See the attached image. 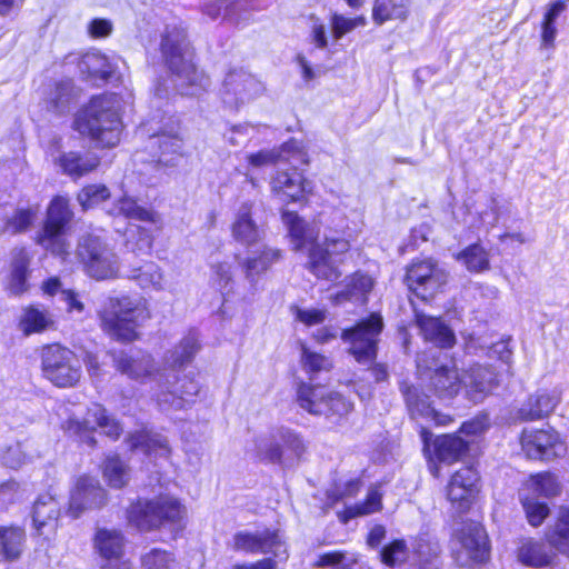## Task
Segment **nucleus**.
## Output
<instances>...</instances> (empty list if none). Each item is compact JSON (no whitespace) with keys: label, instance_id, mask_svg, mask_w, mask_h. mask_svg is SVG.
Returning a JSON list of instances; mask_svg holds the SVG:
<instances>
[{"label":"nucleus","instance_id":"obj_1","mask_svg":"<svg viewBox=\"0 0 569 569\" xmlns=\"http://www.w3.org/2000/svg\"><path fill=\"white\" fill-rule=\"evenodd\" d=\"M160 52L178 93L193 97L209 88V78L192 62L190 43L181 26H166L161 34Z\"/></svg>","mask_w":569,"mask_h":569},{"label":"nucleus","instance_id":"obj_2","mask_svg":"<svg viewBox=\"0 0 569 569\" xmlns=\"http://www.w3.org/2000/svg\"><path fill=\"white\" fill-rule=\"evenodd\" d=\"M119 101L113 94L94 97L74 118L73 129L98 146L112 148L120 141Z\"/></svg>","mask_w":569,"mask_h":569},{"label":"nucleus","instance_id":"obj_3","mask_svg":"<svg viewBox=\"0 0 569 569\" xmlns=\"http://www.w3.org/2000/svg\"><path fill=\"white\" fill-rule=\"evenodd\" d=\"M100 327L109 337L119 341L137 338V328L149 319L144 301L129 296L108 297L98 311Z\"/></svg>","mask_w":569,"mask_h":569},{"label":"nucleus","instance_id":"obj_4","mask_svg":"<svg viewBox=\"0 0 569 569\" xmlns=\"http://www.w3.org/2000/svg\"><path fill=\"white\" fill-rule=\"evenodd\" d=\"M260 460L291 468L300 461L307 450L302 437L287 427L272 428L254 441Z\"/></svg>","mask_w":569,"mask_h":569},{"label":"nucleus","instance_id":"obj_5","mask_svg":"<svg viewBox=\"0 0 569 569\" xmlns=\"http://www.w3.org/2000/svg\"><path fill=\"white\" fill-rule=\"evenodd\" d=\"M546 537L549 546L532 540L525 542L518 550L519 561L535 568L548 566L555 558L553 549L569 557V508H559L557 521Z\"/></svg>","mask_w":569,"mask_h":569},{"label":"nucleus","instance_id":"obj_6","mask_svg":"<svg viewBox=\"0 0 569 569\" xmlns=\"http://www.w3.org/2000/svg\"><path fill=\"white\" fill-rule=\"evenodd\" d=\"M76 257L84 272L96 279L116 278L119 273V258L113 249L98 234L87 232L77 243Z\"/></svg>","mask_w":569,"mask_h":569},{"label":"nucleus","instance_id":"obj_7","mask_svg":"<svg viewBox=\"0 0 569 569\" xmlns=\"http://www.w3.org/2000/svg\"><path fill=\"white\" fill-rule=\"evenodd\" d=\"M184 515V508L172 497L139 500L128 511V519L139 530H153L166 523H177Z\"/></svg>","mask_w":569,"mask_h":569},{"label":"nucleus","instance_id":"obj_8","mask_svg":"<svg viewBox=\"0 0 569 569\" xmlns=\"http://www.w3.org/2000/svg\"><path fill=\"white\" fill-rule=\"evenodd\" d=\"M72 211L68 200L63 197H56L47 210V219L37 236V243L52 254L62 259L69 256V243L64 239V229L72 219Z\"/></svg>","mask_w":569,"mask_h":569},{"label":"nucleus","instance_id":"obj_9","mask_svg":"<svg viewBox=\"0 0 569 569\" xmlns=\"http://www.w3.org/2000/svg\"><path fill=\"white\" fill-rule=\"evenodd\" d=\"M62 427L69 435L77 437L89 447L96 445L94 432L98 427L111 439H118L122 432L119 421L99 403H92L82 419L78 417L68 418Z\"/></svg>","mask_w":569,"mask_h":569},{"label":"nucleus","instance_id":"obj_10","mask_svg":"<svg viewBox=\"0 0 569 569\" xmlns=\"http://www.w3.org/2000/svg\"><path fill=\"white\" fill-rule=\"evenodd\" d=\"M44 376L57 387L74 386L81 378V366L77 356L59 345H51L42 351Z\"/></svg>","mask_w":569,"mask_h":569},{"label":"nucleus","instance_id":"obj_11","mask_svg":"<svg viewBox=\"0 0 569 569\" xmlns=\"http://www.w3.org/2000/svg\"><path fill=\"white\" fill-rule=\"evenodd\" d=\"M382 327V318L371 315L353 328L342 331L341 339L350 345V353L358 362L369 363L376 359L378 337Z\"/></svg>","mask_w":569,"mask_h":569},{"label":"nucleus","instance_id":"obj_12","mask_svg":"<svg viewBox=\"0 0 569 569\" xmlns=\"http://www.w3.org/2000/svg\"><path fill=\"white\" fill-rule=\"evenodd\" d=\"M263 91L264 86L256 76L242 68L232 69L224 77L221 98L224 104L238 109L261 96Z\"/></svg>","mask_w":569,"mask_h":569},{"label":"nucleus","instance_id":"obj_13","mask_svg":"<svg viewBox=\"0 0 569 569\" xmlns=\"http://www.w3.org/2000/svg\"><path fill=\"white\" fill-rule=\"evenodd\" d=\"M448 280V274L432 259L413 261L406 272L408 288L422 300L431 298Z\"/></svg>","mask_w":569,"mask_h":569},{"label":"nucleus","instance_id":"obj_14","mask_svg":"<svg viewBox=\"0 0 569 569\" xmlns=\"http://www.w3.org/2000/svg\"><path fill=\"white\" fill-rule=\"evenodd\" d=\"M182 147L180 137L176 133L158 132L149 136L144 151L134 154V161L147 164L151 169L174 164V156Z\"/></svg>","mask_w":569,"mask_h":569},{"label":"nucleus","instance_id":"obj_15","mask_svg":"<svg viewBox=\"0 0 569 569\" xmlns=\"http://www.w3.org/2000/svg\"><path fill=\"white\" fill-rule=\"evenodd\" d=\"M458 546L455 548L456 561L461 566L481 563L488 559V538L481 525L467 523L458 533Z\"/></svg>","mask_w":569,"mask_h":569},{"label":"nucleus","instance_id":"obj_16","mask_svg":"<svg viewBox=\"0 0 569 569\" xmlns=\"http://www.w3.org/2000/svg\"><path fill=\"white\" fill-rule=\"evenodd\" d=\"M112 358L116 369L129 379L141 383L149 381H157L159 386L162 383L164 372L159 370L149 353L119 351L114 352Z\"/></svg>","mask_w":569,"mask_h":569},{"label":"nucleus","instance_id":"obj_17","mask_svg":"<svg viewBox=\"0 0 569 569\" xmlns=\"http://www.w3.org/2000/svg\"><path fill=\"white\" fill-rule=\"evenodd\" d=\"M157 396L159 407L164 410H180L193 401L199 392V385L193 379L184 377L178 380L176 373L166 375Z\"/></svg>","mask_w":569,"mask_h":569},{"label":"nucleus","instance_id":"obj_18","mask_svg":"<svg viewBox=\"0 0 569 569\" xmlns=\"http://www.w3.org/2000/svg\"><path fill=\"white\" fill-rule=\"evenodd\" d=\"M107 503V491L100 482L89 476L80 477L71 491L68 512L79 518L83 512L100 509Z\"/></svg>","mask_w":569,"mask_h":569},{"label":"nucleus","instance_id":"obj_19","mask_svg":"<svg viewBox=\"0 0 569 569\" xmlns=\"http://www.w3.org/2000/svg\"><path fill=\"white\" fill-rule=\"evenodd\" d=\"M520 442L522 451L529 459L551 460L566 451L565 445L559 440L558 435L550 430L526 429Z\"/></svg>","mask_w":569,"mask_h":569},{"label":"nucleus","instance_id":"obj_20","mask_svg":"<svg viewBox=\"0 0 569 569\" xmlns=\"http://www.w3.org/2000/svg\"><path fill=\"white\" fill-rule=\"evenodd\" d=\"M479 472L472 466L457 470L447 486V497L460 512H465L479 492Z\"/></svg>","mask_w":569,"mask_h":569},{"label":"nucleus","instance_id":"obj_21","mask_svg":"<svg viewBox=\"0 0 569 569\" xmlns=\"http://www.w3.org/2000/svg\"><path fill=\"white\" fill-rule=\"evenodd\" d=\"M233 549L246 552L272 553L280 560L287 559V550L277 532L240 531L233 536Z\"/></svg>","mask_w":569,"mask_h":569},{"label":"nucleus","instance_id":"obj_22","mask_svg":"<svg viewBox=\"0 0 569 569\" xmlns=\"http://www.w3.org/2000/svg\"><path fill=\"white\" fill-rule=\"evenodd\" d=\"M497 377L490 367L476 365L460 376L461 388L473 403L481 402L496 387Z\"/></svg>","mask_w":569,"mask_h":569},{"label":"nucleus","instance_id":"obj_23","mask_svg":"<svg viewBox=\"0 0 569 569\" xmlns=\"http://www.w3.org/2000/svg\"><path fill=\"white\" fill-rule=\"evenodd\" d=\"M60 513V502L50 492L40 495L32 510V522L36 533L44 539H49L54 535Z\"/></svg>","mask_w":569,"mask_h":569},{"label":"nucleus","instance_id":"obj_24","mask_svg":"<svg viewBox=\"0 0 569 569\" xmlns=\"http://www.w3.org/2000/svg\"><path fill=\"white\" fill-rule=\"evenodd\" d=\"M560 402V392L538 390L518 409L516 418L521 421H533L549 416Z\"/></svg>","mask_w":569,"mask_h":569},{"label":"nucleus","instance_id":"obj_25","mask_svg":"<svg viewBox=\"0 0 569 569\" xmlns=\"http://www.w3.org/2000/svg\"><path fill=\"white\" fill-rule=\"evenodd\" d=\"M416 323L425 340L439 348H451L456 343V336L440 318L416 312Z\"/></svg>","mask_w":569,"mask_h":569},{"label":"nucleus","instance_id":"obj_26","mask_svg":"<svg viewBox=\"0 0 569 569\" xmlns=\"http://www.w3.org/2000/svg\"><path fill=\"white\" fill-rule=\"evenodd\" d=\"M251 210V202L246 201L241 203L236 213V219L231 228L233 238L237 241L248 246L254 243L261 237V230L259 226L253 221Z\"/></svg>","mask_w":569,"mask_h":569},{"label":"nucleus","instance_id":"obj_27","mask_svg":"<svg viewBox=\"0 0 569 569\" xmlns=\"http://www.w3.org/2000/svg\"><path fill=\"white\" fill-rule=\"evenodd\" d=\"M30 256L24 248H17L12 251L11 271L8 282V291L12 296H20L29 289Z\"/></svg>","mask_w":569,"mask_h":569},{"label":"nucleus","instance_id":"obj_28","mask_svg":"<svg viewBox=\"0 0 569 569\" xmlns=\"http://www.w3.org/2000/svg\"><path fill=\"white\" fill-rule=\"evenodd\" d=\"M99 163L100 158L97 154H81L76 151L64 152L58 159L62 172L74 179L96 170Z\"/></svg>","mask_w":569,"mask_h":569},{"label":"nucleus","instance_id":"obj_29","mask_svg":"<svg viewBox=\"0 0 569 569\" xmlns=\"http://www.w3.org/2000/svg\"><path fill=\"white\" fill-rule=\"evenodd\" d=\"M271 187L273 192L286 197L289 201H298L309 190L310 183L305 181L297 171H281L273 178Z\"/></svg>","mask_w":569,"mask_h":569},{"label":"nucleus","instance_id":"obj_30","mask_svg":"<svg viewBox=\"0 0 569 569\" xmlns=\"http://www.w3.org/2000/svg\"><path fill=\"white\" fill-rule=\"evenodd\" d=\"M94 548L102 558L119 561L124 550V537L116 529H98Z\"/></svg>","mask_w":569,"mask_h":569},{"label":"nucleus","instance_id":"obj_31","mask_svg":"<svg viewBox=\"0 0 569 569\" xmlns=\"http://www.w3.org/2000/svg\"><path fill=\"white\" fill-rule=\"evenodd\" d=\"M129 442L132 450L141 451L147 456L167 457L170 453L167 438L151 431L136 432L130 436Z\"/></svg>","mask_w":569,"mask_h":569},{"label":"nucleus","instance_id":"obj_32","mask_svg":"<svg viewBox=\"0 0 569 569\" xmlns=\"http://www.w3.org/2000/svg\"><path fill=\"white\" fill-rule=\"evenodd\" d=\"M328 391L322 386L301 383L297 392L299 406L311 415L322 416L327 410Z\"/></svg>","mask_w":569,"mask_h":569},{"label":"nucleus","instance_id":"obj_33","mask_svg":"<svg viewBox=\"0 0 569 569\" xmlns=\"http://www.w3.org/2000/svg\"><path fill=\"white\" fill-rule=\"evenodd\" d=\"M81 73L92 80L107 81L114 74L111 61L100 52H88L79 61Z\"/></svg>","mask_w":569,"mask_h":569},{"label":"nucleus","instance_id":"obj_34","mask_svg":"<svg viewBox=\"0 0 569 569\" xmlns=\"http://www.w3.org/2000/svg\"><path fill=\"white\" fill-rule=\"evenodd\" d=\"M372 286L371 277L357 272L348 280L345 289L335 295L333 302L336 305L345 301L365 302L366 296L372 289Z\"/></svg>","mask_w":569,"mask_h":569},{"label":"nucleus","instance_id":"obj_35","mask_svg":"<svg viewBox=\"0 0 569 569\" xmlns=\"http://www.w3.org/2000/svg\"><path fill=\"white\" fill-rule=\"evenodd\" d=\"M407 0H375L372 19L377 24H383L389 20H407L409 16Z\"/></svg>","mask_w":569,"mask_h":569},{"label":"nucleus","instance_id":"obj_36","mask_svg":"<svg viewBox=\"0 0 569 569\" xmlns=\"http://www.w3.org/2000/svg\"><path fill=\"white\" fill-rule=\"evenodd\" d=\"M431 385L440 398H453L461 389L460 376L455 368L441 366L431 376Z\"/></svg>","mask_w":569,"mask_h":569},{"label":"nucleus","instance_id":"obj_37","mask_svg":"<svg viewBox=\"0 0 569 569\" xmlns=\"http://www.w3.org/2000/svg\"><path fill=\"white\" fill-rule=\"evenodd\" d=\"M76 98V89L71 80L57 82L47 98V108L58 114L69 111Z\"/></svg>","mask_w":569,"mask_h":569},{"label":"nucleus","instance_id":"obj_38","mask_svg":"<svg viewBox=\"0 0 569 569\" xmlns=\"http://www.w3.org/2000/svg\"><path fill=\"white\" fill-rule=\"evenodd\" d=\"M280 251L273 248H263V250L254 257L249 258L244 264V273L246 279L250 282L251 286H254L258 277L267 271L271 264L277 262L280 259Z\"/></svg>","mask_w":569,"mask_h":569},{"label":"nucleus","instance_id":"obj_39","mask_svg":"<svg viewBox=\"0 0 569 569\" xmlns=\"http://www.w3.org/2000/svg\"><path fill=\"white\" fill-rule=\"evenodd\" d=\"M309 269L318 278L336 281L341 272L335 266L332 258L328 257L320 246H313L309 253Z\"/></svg>","mask_w":569,"mask_h":569},{"label":"nucleus","instance_id":"obj_40","mask_svg":"<svg viewBox=\"0 0 569 569\" xmlns=\"http://www.w3.org/2000/svg\"><path fill=\"white\" fill-rule=\"evenodd\" d=\"M439 461L452 463L460 459L468 450V443L458 436L447 435L438 438L435 443Z\"/></svg>","mask_w":569,"mask_h":569},{"label":"nucleus","instance_id":"obj_41","mask_svg":"<svg viewBox=\"0 0 569 569\" xmlns=\"http://www.w3.org/2000/svg\"><path fill=\"white\" fill-rule=\"evenodd\" d=\"M24 530L19 527L0 528V551L7 560H16L22 552Z\"/></svg>","mask_w":569,"mask_h":569},{"label":"nucleus","instance_id":"obj_42","mask_svg":"<svg viewBox=\"0 0 569 569\" xmlns=\"http://www.w3.org/2000/svg\"><path fill=\"white\" fill-rule=\"evenodd\" d=\"M116 210L118 214H123L132 220L148 222L156 227L160 223V217L158 213L139 206L132 198H121L117 202Z\"/></svg>","mask_w":569,"mask_h":569},{"label":"nucleus","instance_id":"obj_43","mask_svg":"<svg viewBox=\"0 0 569 569\" xmlns=\"http://www.w3.org/2000/svg\"><path fill=\"white\" fill-rule=\"evenodd\" d=\"M128 277L142 289L160 290L162 288L163 274L154 262H146L139 268H133Z\"/></svg>","mask_w":569,"mask_h":569},{"label":"nucleus","instance_id":"obj_44","mask_svg":"<svg viewBox=\"0 0 569 569\" xmlns=\"http://www.w3.org/2000/svg\"><path fill=\"white\" fill-rule=\"evenodd\" d=\"M282 221L288 228L295 250H301L312 240V233L307 228L306 222L295 212L284 211L282 213Z\"/></svg>","mask_w":569,"mask_h":569},{"label":"nucleus","instance_id":"obj_45","mask_svg":"<svg viewBox=\"0 0 569 569\" xmlns=\"http://www.w3.org/2000/svg\"><path fill=\"white\" fill-rule=\"evenodd\" d=\"M401 391L411 415L430 417L435 413L429 396L420 393L413 386H401Z\"/></svg>","mask_w":569,"mask_h":569},{"label":"nucleus","instance_id":"obj_46","mask_svg":"<svg viewBox=\"0 0 569 569\" xmlns=\"http://www.w3.org/2000/svg\"><path fill=\"white\" fill-rule=\"evenodd\" d=\"M103 477L110 487L121 489L129 482L130 472L124 462L114 456L106 459Z\"/></svg>","mask_w":569,"mask_h":569},{"label":"nucleus","instance_id":"obj_47","mask_svg":"<svg viewBox=\"0 0 569 569\" xmlns=\"http://www.w3.org/2000/svg\"><path fill=\"white\" fill-rule=\"evenodd\" d=\"M301 363L303 370L313 378L320 372H328L332 368V361L327 356L316 352L306 346L301 348Z\"/></svg>","mask_w":569,"mask_h":569},{"label":"nucleus","instance_id":"obj_48","mask_svg":"<svg viewBox=\"0 0 569 569\" xmlns=\"http://www.w3.org/2000/svg\"><path fill=\"white\" fill-rule=\"evenodd\" d=\"M199 340L196 333L190 332L171 353L170 362L173 367H182L190 362L199 350Z\"/></svg>","mask_w":569,"mask_h":569},{"label":"nucleus","instance_id":"obj_49","mask_svg":"<svg viewBox=\"0 0 569 569\" xmlns=\"http://www.w3.org/2000/svg\"><path fill=\"white\" fill-rule=\"evenodd\" d=\"M527 487L528 490L532 492V497L536 498L538 496L553 497L560 491L556 477L549 472L531 476L527 482Z\"/></svg>","mask_w":569,"mask_h":569},{"label":"nucleus","instance_id":"obj_50","mask_svg":"<svg viewBox=\"0 0 569 569\" xmlns=\"http://www.w3.org/2000/svg\"><path fill=\"white\" fill-rule=\"evenodd\" d=\"M567 6L565 2L557 1L550 4L547 10L542 24H541V40L542 46L552 47L553 41L557 34V28L555 27V22L557 18L566 10Z\"/></svg>","mask_w":569,"mask_h":569},{"label":"nucleus","instance_id":"obj_51","mask_svg":"<svg viewBox=\"0 0 569 569\" xmlns=\"http://www.w3.org/2000/svg\"><path fill=\"white\" fill-rule=\"evenodd\" d=\"M51 323L52 321L50 317L47 315V312L33 307L27 308L20 320L21 330L26 335L43 331Z\"/></svg>","mask_w":569,"mask_h":569},{"label":"nucleus","instance_id":"obj_52","mask_svg":"<svg viewBox=\"0 0 569 569\" xmlns=\"http://www.w3.org/2000/svg\"><path fill=\"white\" fill-rule=\"evenodd\" d=\"M36 216L37 209H18L7 219L2 231L9 234L24 232L32 226Z\"/></svg>","mask_w":569,"mask_h":569},{"label":"nucleus","instance_id":"obj_53","mask_svg":"<svg viewBox=\"0 0 569 569\" xmlns=\"http://www.w3.org/2000/svg\"><path fill=\"white\" fill-rule=\"evenodd\" d=\"M469 271L479 272L489 268V259L486 250L479 244H472L466 248L458 256Z\"/></svg>","mask_w":569,"mask_h":569},{"label":"nucleus","instance_id":"obj_54","mask_svg":"<svg viewBox=\"0 0 569 569\" xmlns=\"http://www.w3.org/2000/svg\"><path fill=\"white\" fill-rule=\"evenodd\" d=\"M520 500L528 522L533 527L540 526L549 515L548 506L545 502L538 501L536 497L526 495L525 491L520 492Z\"/></svg>","mask_w":569,"mask_h":569},{"label":"nucleus","instance_id":"obj_55","mask_svg":"<svg viewBox=\"0 0 569 569\" xmlns=\"http://www.w3.org/2000/svg\"><path fill=\"white\" fill-rule=\"evenodd\" d=\"M110 198V191L104 184H90L78 193V201L83 210L91 209Z\"/></svg>","mask_w":569,"mask_h":569},{"label":"nucleus","instance_id":"obj_56","mask_svg":"<svg viewBox=\"0 0 569 569\" xmlns=\"http://www.w3.org/2000/svg\"><path fill=\"white\" fill-rule=\"evenodd\" d=\"M415 552L419 558V569H439L438 556L440 552L438 543L430 542L426 539H419Z\"/></svg>","mask_w":569,"mask_h":569},{"label":"nucleus","instance_id":"obj_57","mask_svg":"<svg viewBox=\"0 0 569 569\" xmlns=\"http://www.w3.org/2000/svg\"><path fill=\"white\" fill-rule=\"evenodd\" d=\"M366 24L367 19L363 16H359L357 18H347L335 12L330 18V26L336 40L341 39L346 33L351 32L356 28L365 27Z\"/></svg>","mask_w":569,"mask_h":569},{"label":"nucleus","instance_id":"obj_58","mask_svg":"<svg viewBox=\"0 0 569 569\" xmlns=\"http://www.w3.org/2000/svg\"><path fill=\"white\" fill-rule=\"evenodd\" d=\"M380 558L389 567L405 562L408 558V548L405 540H395L385 546L380 551Z\"/></svg>","mask_w":569,"mask_h":569},{"label":"nucleus","instance_id":"obj_59","mask_svg":"<svg viewBox=\"0 0 569 569\" xmlns=\"http://www.w3.org/2000/svg\"><path fill=\"white\" fill-rule=\"evenodd\" d=\"M381 497L382 495L379 492L378 488H370L366 501L361 505L348 508L347 513L350 518H353L357 516L370 515L379 511L382 507Z\"/></svg>","mask_w":569,"mask_h":569},{"label":"nucleus","instance_id":"obj_60","mask_svg":"<svg viewBox=\"0 0 569 569\" xmlns=\"http://www.w3.org/2000/svg\"><path fill=\"white\" fill-rule=\"evenodd\" d=\"M173 557L161 549H152L141 557L143 569H171Z\"/></svg>","mask_w":569,"mask_h":569},{"label":"nucleus","instance_id":"obj_61","mask_svg":"<svg viewBox=\"0 0 569 569\" xmlns=\"http://www.w3.org/2000/svg\"><path fill=\"white\" fill-rule=\"evenodd\" d=\"M326 405L327 410L322 415L327 417L337 416L340 418L352 410V403L337 392H328Z\"/></svg>","mask_w":569,"mask_h":569},{"label":"nucleus","instance_id":"obj_62","mask_svg":"<svg viewBox=\"0 0 569 569\" xmlns=\"http://www.w3.org/2000/svg\"><path fill=\"white\" fill-rule=\"evenodd\" d=\"M139 230L140 229L138 227H136V228H131L128 231L126 247L128 248V250H130L134 253H146L151 249V246H152L151 233H150V230H147L143 228L140 232L139 239L134 242L133 241L134 233Z\"/></svg>","mask_w":569,"mask_h":569},{"label":"nucleus","instance_id":"obj_63","mask_svg":"<svg viewBox=\"0 0 569 569\" xmlns=\"http://www.w3.org/2000/svg\"><path fill=\"white\" fill-rule=\"evenodd\" d=\"M251 9V3L248 0H237L224 8L223 19L230 23L239 24L241 21L248 19V12Z\"/></svg>","mask_w":569,"mask_h":569},{"label":"nucleus","instance_id":"obj_64","mask_svg":"<svg viewBox=\"0 0 569 569\" xmlns=\"http://www.w3.org/2000/svg\"><path fill=\"white\" fill-rule=\"evenodd\" d=\"M350 249V239L346 236H339L337 232L327 234L325 238V248L322 250L330 258L346 253Z\"/></svg>","mask_w":569,"mask_h":569}]
</instances>
